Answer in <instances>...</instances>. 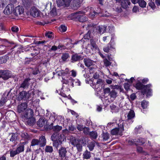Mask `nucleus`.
Masks as SVG:
<instances>
[{"label":"nucleus","mask_w":160,"mask_h":160,"mask_svg":"<svg viewBox=\"0 0 160 160\" xmlns=\"http://www.w3.org/2000/svg\"><path fill=\"white\" fill-rule=\"evenodd\" d=\"M127 143L128 145H133L135 141H133V140L131 138H128L127 140Z\"/></svg>","instance_id":"nucleus-46"},{"label":"nucleus","mask_w":160,"mask_h":160,"mask_svg":"<svg viewBox=\"0 0 160 160\" xmlns=\"http://www.w3.org/2000/svg\"><path fill=\"white\" fill-rule=\"evenodd\" d=\"M108 59L105 58L103 60L104 65L107 67L110 66L111 64V62H110V61H111L110 57L108 56Z\"/></svg>","instance_id":"nucleus-30"},{"label":"nucleus","mask_w":160,"mask_h":160,"mask_svg":"<svg viewBox=\"0 0 160 160\" xmlns=\"http://www.w3.org/2000/svg\"><path fill=\"white\" fill-rule=\"evenodd\" d=\"M146 140L145 139L142 138H139L137 141V142L138 144L141 145L143 144L146 142Z\"/></svg>","instance_id":"nucleus-39"},{"label":"nucleus","mask_w":160,"mask_h":160,"mask_svg":"<svg viewBox=\"0 0 160 160\" xmlns=\"http://www.w3.org/2000/svg\"><path fill=\"white\" fill-rule=\"evenodd\" d=\"M59 156L63 160H68V157H67V151L66 148L61 146L58 151Z\"/></svg>","instance_id":"nucleus-3"},{"label":"nucleus","mask_w":160,"mask_h":160,"mask_svg":"<svg viewBox=\"0 0 160 160\" xmlns=\"http://www.w3.org/2000/svg\"><path fill=\"white\" fill-rule=\"evenodd\" d=\"M28 93L25 91H22L20 92L18 97V100L20 101L22 99L27 100L28 97H27Z\"/></svg>","instance_id":"nucleus-10"},{"label":"nucleus","mask_w":160,"mask_h":160,"mask_svg":"<svg viewBox=\"0 0 160 160\" xmlns=\"http://www.w3.org/2000/svg\"><path fill=\"white\" fill-rule=\"evenodd\" d=\"M62 128V126L59 125H56L54 126L53 128V131L55 132H58L60 131Z\"/></svg>","instance_id":"nucleus-42"},{"label":"nucleus","mask_w":160,"mask_h":160,"mask_svg":"<svg viewBox=\"0 0 160 160\" xmlns=\"http://www.w3.org/2000/svg\"><path fill=\"white\" fill-rule=\"evenodd\" d=\"M60 30L62 32H65L67 30V28L64 25H61L59 28Z\"/></svg>","instance_id":"nucleus-59"},{"label":"nucleus","mask_w":160,"mask_h":160,"mask_svg":"<svg viewBox=\"0 0 160 160\" xmlns=\"http://www.w3.org/2000/svg\"><path fill=\"white\" fill-rule=\"evenodd\" d=\"M46 120L45 118H40L37 123L38 126L40 127H42L45 125Z\"/></svg>","instance_id":"nucleus-24"},{"label":"nucleus","mask_w":160,"mask_h":160,"mask_svg":"<svg viewBox=\"0 0 160 160\" xmlns=\"http://www.w3.org/2000/svg\"><path fill=\"white\" fill-rule=\"evenodd\" d=\"M18 134L17 133H13L12 134L11 138L10 139V141L11 142H15L18 139Z\"/></svg>","instance_id":"nucleus-33"},{"label":"nucleus","mask_w":160,"mask_h":160,"mask_svg":"<svg viewBox=\"0 0 160 160\" xmlns=\"http://www.w3.org/2000/svg\"><path fill=\"white\" fill-rule=\"evenodd\" d=\"M24 12V9L22 6H18L14 9L13 14L15 16H18V15H21Z\"/></svg>","instance_id":"nucleus-9"},{"label":"nucleus","mask_w":160,"mask_h":160,"mask_svg":"<svg viewBox=\"0 0 160 160\" xmlns=\"http://www.w3.org/2000/svg\"><path fill=\"white\" fill-rule=\"evenodd\" d=\"M83 58L81 55L76 53L72 55L71 58V62H74L82 60Z\"/></svg>","instance_id":"nucleus-12"},{"label":"nucleus","mask_w":160,"mask_h":160,"mask_svg":"<svg viewBox=\"0 0 160 160\" xmlns=\"http://www.w3.org/2000/svg\"><path fill=\"white\" fill-rule=\"evenodd\" d=\"M59 134L58 132H55L51 136V139L52 141L57 140Z\"/></svg>","instance_id":"nucleus-35"},{"label":"nucleus","mask_w":160,"mask_h":160,"mask_svg":"<svg viewBox=\"0 0 160 160\" xmlns=\"http://www.w3.org/2000/svg\"><path fill=\"white\" fill-rule=\"evenodd\" d=\"M107 27L103 26H96L95 32L99 33H103L106 30Z\"/></svg>","instance_id":"nucleus-15"},{"label":"nucleus","mask_w":160,"mask_h":160,"mask_svg":"<svg viewBox=\"0 0 160 160\" xmlns=\"http://www.w3.org/2000/svg\"><path fill=\"white\" fill-rule=\"evenodd\" d=\"M14 6L12 4H8L5 8L3 12L6 15H9L13 13Z\"/></svg>","instance_id":"nucleus-6"},{"label":"nucleus","mask_w":160,"mask_h":160,"mask_svg":"<svg viewBox=\"0 0 160 160\" xmlns=\"http://www.w3.org/2000/svg\"><path fill=\"white\" fill-rule=\"evenodd\" d=\"M89 128L84 127V128L82 131H83V132L84 134L86 135H88L89 134L90 132H89Z\"/></svg>","instance_id":"nucleus-52"},{"label":"nucleus","mask_w":160,"mask_h":160,"mask_svg":"<svg viewBox=\"0 0 160 160\" xmlns=\"http://www.w3.org/2000/svg\"><path fill=\"white\" fill-rule=\"evenodd\" d=\"M70 142L71 144L74 146L79 142L78 139H77L76 138L73 137H71Z\"/></svg>","instance_id":"nucleus-25"},{"label":"nucleus","mask_w":160,"mask_h":160,"mask_svg":"<svg viewBox=\"0 0 160 160\" xmlns=\"http://www.w3.org/2000/svg\"><path fill=\"white\" fill-rule=\"evenodd\" d=\"M56 3L59 7L62 6L68 7L69 5L68 0H57Z\"/></svg>","instance_id":"nucleus-11"},{"label":"nucleus","mask_w":160,"mask_h":160,"mask_svg":"<svg viewBox=\"0 0 160 160\" xmlns=\"http://www.w3.org/2000/svg\"><path fill=\"white\" fill-rule=\"evenodd\" d=\"M117 93L115 90L113 89L110 92L109 95L110 96L111 98L115 99L117 97Z\"/></svg>","instance_id":"nucleus-34"},{"label":"nucleus","mask_w":160,"mask_h":160,"mask_svg":"<svg viewBox=\"0 0 160 160\" xmlns=\"http://www.w3.org/2000/svg\"><path fill=\"white\" fill-rule=\"evenodd\" d=\"M98 144V143L96 142L95 141H93L90 142L88 145V147L89 148V149L90 151H92L94 149V147L95 146V143Z\"/></svg>","instance_id":"nucleus-29"},{"label":"nucleus","mask_w":160,"mask_h":160,"mask_svg":"<svg viewBox=\"0 0 160 160\" xmlns=\"http://www.w3.org/2000/svg\"><path fill=\"white\" fill-rule=\"evenodd\" d=\"M8 57L6 56L0 57V64L6 62L8 60Z\"/></svg>","instance_id":"nucleus-40"},{"label":"nucleus","mask_w":160,"mask_h":160,"mask_svg":"<svg viewBox=\"0 0 160 160\" xmlns=\"http://www.w3.org/2000/svg\"><path fill=\"white\" fill-rule=\"evenodd\" d=\"M148 102L143 100L141 102V105L143 109L146 108L148 106Z\"/></svg>","instance_id":"nucleus-45"},{"label":"nucleus","mask_w":160,"mask_h":160,"mask_svg":"<svg viewBox=\"0 0 160 160\" xmlns=\"http://www.w3.org/2000/svg\"><path fill=\"white\" fill-rule=\"evenodd\" d=\"M78 152H81L82 151V145L79 143V142L75 146Z\"/></svg>","instance_id":"nucleus-50"},{"label":"nucleus","mask_w":160,"mask_h":160,"mask_svg":"<svg viewBox=\"0 0 160 160\" xmlns=\"http://www.w3.org/2000/svg\"><path fill=\"white\" fill-rule=\"evenodd\" d=\"M144 87H145V85H143L142 83L141 82L137 83L135 85V88L138 90L143 91Z\"/></svg>","instance_id":"nucleus-31"},{"label":"nucleus","mask_w":160,"mask_h":160,"mask_svg":"<svg viewBox=\"0 0 160 160\" xmlns=\"http://www.w3.org/2000/svg\"><path fill=\"white\" fill-rule=\"evenodd\" d=\"M39 144V140L36 139H33L31 142L32 146H34Z\"/></svg>","instance_id":"nucleus-44"},{"label":"nucleus","mask_w":160,"mask_h":160,"mask_svg":"<svg viewBox=\"0 0 160 160\" xmlns=\"http://www.w3.org/2000/svg\"><path fill=\"white\" fill-rule=\"evenodd\" d=\"M64 136L63 135L60 134L58 136V138L57 139V141H58L60 143H62V142L64 141Z\"/></svg>","instance_id":"nucleus-49"},{"label":"nucleus","mask_w":160,"mask_h":160,"mask_svg":"<svg viewBox=\"0 0 160 160\" xmlns=\"http://www.w3.org/2000/svg\"><path fill=\"white\" fill-rule=\"evenodd\" d=\"M89 135L91 138L94 139H96L98 136L97 132L94 131L90 132Z\"/></svg>","instance_id":"nucleus-38"},{"label":"nucleus","mask_w":160,"mask_h":160,"mask_svg":"<svg viewBox=\"0 0 160 160\" xmlns=\"http://www.w3.org/2000/svg\"><path fill=\"white\" fill-rule=\"evenodd\" d=\"M78 20L81 22H84L87 21L88 20V18L83 15H78L76 17Z\"/></svg>","instance_id":"nucleus-20"},{"label":"nucleus","mask_w":160,"mask_h":160,"mask_svg":"<svg viewBox=\"0 0 160 160\" xmlns=\"http://www.w3.org/2000/svg\"><path fill=\"white\" fill-rule=\"evenodd\" d=\"M115 43L114 40V38L112 37L111 38L110 42L106 46L103 48V50L104 51L106 52H111L112 49H113L115 51Z\"/></svg>","instance_id":"nucleus-1"},{"label":"nucleus","mask_w":160,"mask_h":160,"mask_svg":"<svg viewBox=\"0 0 160 160\" xmlns=\"http://www.w3.org/2000/svg\"><path fill=\"white\" fill-rule=\"evenodd\" d=\"M90 30H88L87 33L85 34L84 37L85 39H89V38H91V32Z\"/></svg>","instance_id":"nucleus-53"},{"label":"nucleus","mask_w":160,"mask_h":160,"mask_svg":"<svg viewBox=\"0 0 160 160\" xmlns=\"http://www.w3.org/2000/svg\"><path fill=\"white\" fill-rule=\"evenodd\" d=\"M138 3L139 6L142 8L145 7L147 4L146 2L144 0H139Z\"/></svg>","instance_id":"nucleus-36"},{"label":"nucleus","mask_w":160,"mask_h":160,"mask_svg":"<svg viewBox=\"0 0 160 160\" xmlns=\"http://www.w3.org/2000/svg\"><path fill=\"white\" fill-rule=\"evenodd\" d=\"M84 127L83 125H81L79 124H78L77 125V129L79 131H82L84 128Z\"/></svg>","instance_id":"nucleus-58"},{"label":"nucleus","mask_w":160,"mask_h":160,"mask_svg":"<svg viewBox=\"0 0 160 160\" xmlns=\"http://www.w3.org/2000/svg\"><path fill=\"white\" fill-rule=\"evenodd\" d=\"M53 151L52 147L49 146H46L45 148V151L47 152L52 153Z\"/></svg>","instance_id":"nucleus-41"},{"label":"nucleus","mask_w":160,"mask_h":160,"mask_svg":"<svg viewBox=\"0 0 160 160\" xmlns=\"http://www.w3.org/2000/svg\"><path fill=\"white\" fill-rule=\"evenodd\" d=\"M30 14L33 17H38L39 15V12L37 9L34 7L30 9Z\"/></svg>","instance_id":"nucleus-19"},{"label":"nucleus","mask_w":160,"mask_h":160,"mask_svg":"<svg viewBox=\"0 0 160 160\" xmlns=\"http://www.w3.org/2000/svg\"><path fill=\"white\" fill-rule=\"evenodd\" d=\"M45 36L50 39H52L54 37L53 33L52 32H48L45 34Z\"/></svg>","instance_id":"nucleus-43"},{"label":"nucleus","mask_w":160,"mask_h":160,"mask_svg":"<svg viewBox=\"0 0 160 160\" xmlns=\"http://www.w3.org/2000/svg\"><path fill=\"white\" fill-rule=\"evenodd\" d=\"M83 158L87 159H89L91 157V153L87 150H86L83 154Z\"/></svg>","instance_id":"nucleus-28"},{"label":"nucleus","mask_w":160,"mask_h":160,"mask_svg":"<svg viewBox=\"0 0 160 160\" xmlns=\"http://www.w3.org/2000/svg\"><path fill=\"white\" fill-rule=\"evenodd\" d=\"M130 84L128 83H125L123 84L124 88L126 91H128L130 89Z\"/></svg>","instance_id":"nucleus-61"},{"label":"nucleus","mask_w":160,"mask_h":160,"mask_svg":"<svg viewBox=\"0 0 160 160\" xmlns=\"http://www.w3.org/2000/svg\"><path fill=\"white\" fill-rule=\"evenodd\" d=\"M6 97H2L1 98V100H0V104L1 106H2L3 105L4 103L5 102H6Z\"/></svg>","instance_id":"nucleus-57"},{"label":"nucleus","mask_w":160,"mask_h":160,"mask_svg":"<svg viewBox=\"0 0 160 160\" xmlns=\"http://www.w3.org/2000/svg\"><path fill=\"white\" fill-rule=\"evenodd\" d=\"M148 4L149 6L153 10L156 7L154 3L152 1H151L149 2Z\"/></svg>","instance_id":"nucleus-56"},{"label":"nucleus","mask_w":160,"mask_h":160,"mask_svg":"<svg viewBox=\"0 0 160 160\" xmlns=\"http://www.w3.org/2000/svg\"><path fill=\"white\" fill-rule=\"evenodd\" d=\"M96 26L94 24L91 23H89L88 24L87 29L91 31H93V32L95 31V29Z\"/></svg>","instance_id":"nucleus-23"},{"label":"nucleus","mask_w":160,"mask_h":160,"mask_svg":"<svg viewBox=\"0 0 160 160\" xmlns=\"http://www.w3.org/2000/svg\"><path fill=\"white\" fill-rule=\"evenodd\" d=\"M27 120L26 122V124L29 126H33L35 122V118L32 117L27 118Z\"/></svg>","instance_id":"nucleus-21"},{"label":"nucleus","mask_w":160,"mask_h":160,"mask_svg":"<svg viewBox=\"0 0 160 160\" xmlns=\"http://www.w3.org/2000/svg\"><path fill=\"white\" fill-rule=\"evenodd\" d=\"M88 45L91 46V48L92 50H96L98 48V46L96 44L95 42L92 39L90 40V44Z\"/></svg>","instance_id":"nucleus-22"},{"label":"nucleus","mask_w":160,"mask_h":160,"mask_svg":"<svg viewBox=\"0 0 160 160\" xmlns=\"http://www.w3.org/2000/svg\"><path fill=\"white\" fill-rule=\"evenodd\" d=\"M101 135L103 141H107L109 138V134L107 132H103Z\"/></svg>","instance_id":"nucleus-32"},{"label":"nucleus","mask_w":160,"mask_h":160,"mask_svg":"<svg viewBox=\"0 0 160 160\" xmlns=\"http://www.w3.org/2000/svg\"><path fill=\"white\" fill-rule=\"evenodd\" d=\"M17 154H18V153L16 150L15 151H11L10 152V156L12 157H14Z\"/></svg>","instance_id":"nucleus-60"},{"label":"nucleus","mask_w":160,"mask_h":160,"mask_svg":"<svg viewBox=\"0 0 160 160\" xmlns=\"http://www.w3.org/2000/svg\"><path fill=\"white\" fill-rule=\"evenodd\" d=\"M53 123H51V124L48 126L46 125L44 126L45 128L47 130H52L53 131V128L54 126H53Z\"/></svg>","instance_id":"nucleus-47"},{"label":"nucleus","mask_w":160,"mask_h":160,"mask_svg":"<svg viewBox=\"0 0 160 160\" xmlns=\"http://www.w3.org/2000/svg\"><path fill=\"white\" fill-rule=\"evenodd\" d=\"M24 146L23 145L21 144L18 145V147L16 149V150L18 153L23 152L24 150Z\"/></svg>","instance_id":"nucleus-37"},{"label":"nucleus","mask_w":160,"mask_h":160,"mask_svg":"<svg viewBox=\"0 0 160 160\" xmlns=\"http://www.w3.org/2000/svg\"><path fill=\"white\" fill-rule=\"evenodd\" d=\"M39 52L36 48H34L33 51L31 53V55L32 56H35L38 54Z\"/></svg>","instance_id":"nucleus-51"},{"label":"nucleus","mask_w":160,"mask_h":160,"mask_svg":"<svg viewBox=\"0 0 160 160\" xmlns=\"http://www.w3.org/2000/svg\"><path fill=\"white\" fill-rule=\"evenodd\" d=\"M50 13L53 15H57L56 9L55 8H52L50 11Z\"/></svg>","instance_id":"nucleus-62"},{"label":"nucleus","mask_w":160,"mask_h":160,"mask_svg":"<svg viewBox=\"0 0 160 160\" xmlns=\"http://www.w3.org/2000/svg\"><path fill=\"white\" fill-rule=\"evenodd\" d=\"M33 112L32 109L29 108L27 109L25 111L24 117L25 118H28L32 117Z\"/></svg>","instance_id":"nucleus-14"},{"label":"nucleus","mask_w":160,"mask_h":160,"mask_svg":"<svg viewBox=\"0 0 160 160\" xmlns=\"http://www.w3.org/2000/svg\"><path fill=\"white\" fill-rule=\"evenodd\" d=\"M135 113L133 110H131L127 115V120L129 121L133 118L135 117Z\"/></svg>","instance_id":"nucleus-26"},{"label":"nucleus","mask_w":160,"mask_h":160,"mask_svg":"<svg viewBox=\"0 0 160 160\" xmlns=\"http://www.w3.org/2000/svg\"><path fill=\"white\" fill-rule=\"evenodd\" d=\"M27 104L26 102L22 103L18 107V111L19 113L23 112L27 108Z\"/></svg>","instance_id":"nucleus-13"},{"label":"nucleus","mask_w":160,"mask_h":160,"mask_svg":"<svg viewBox=\"0 0 160 160\" xmlns=\"http://www.w3.org/2000/svg\"><path fill=\"white\" fill-rule=\"evenodd\" d=\"M11 30L13 32H16L18 31V28L16 26H14L11 28Z\"/></svg>","instance_id":"nucleus-63"},{"label":"nucleus","mask_w":160,"mask_h":160,"mask_svg":"<svg viewBox=\"0 0 160 160\" xmlns=\"http://www.w3.org/2000/svg\"><path fill=\"white\" fill-rule=\"evenodd\" d=\"M69 57V54L68 53H63L62 57V58L63 61H66Z\"/></svg>","instance_id":"nucleus-48"},{"label":"nucleus","mask_w":160,"mask_h":160,"mask_svg":"<svg viewBox=\"0 0 160 160\" xmlns=\"http://www.w3.org/2000/svg\"><path fill=\"white\" fill-rule=\"evenodd\" d=\"M124 131L123 127V125L120 124V127L119 128H115L112 129L111 131V134L112 135H120L121 132Z\"/></svg>","instance_id":"nucleus-7"},{"label":"nucleus","mask_w":160,"mask_h":160,"mask_svg":"<svg viewBox=\"0 0 160 160\" xmlns=\"http://www.w3.org/2000/svg\"><path fill=\"white\" fill-rule=\"evenodd\" d=\"M31 80V79L29 78H27L24 79L20 84V88H22L23 89L28 88L30 85Z\"/></svg>","instance_id":"nucleus-4"},{"label":"nucleus","mask_w":160,"mask_h":160,"mask_svg":"<svg viewBox=\"0 0 160 160\" xmlns=\"http://www.w3.org/2000/svg\"><path fill=\"white\" fill-rule=\"evenodd\" d=\"M53 141V147H54L56 148H57L60 145V142L58 141L57 140L56 141Z\"/></svg>","instance_id":"nucleus-54"},{"label":"nucleus","mask_w":160,"mask_h":160,"mask_svg":"<svg viewBox=\"0 0 160 160\" xmlns=\"http://www.w3.org/2000/svg\"><path fill=\"white\" fill-rule=\"evenodd\" d=\"M151 87L152 85L151 84L145 85V87H144V88L142 92L143 94L144 95L147 93V96L151 95L152 91V90L151 88Z\"/></svg>","instance_id":"nucleus-8"},{"label":"nucleus","mask_w":160,"mask_h":160,"mask_svg":"<svg viewBox=\"0 0 160 160\" xmlns=\"http://www.w3.org/2000/svg\"><path fill=\"white\" fill-rule=\"evenodd\" d=\"M103 83V82L102 79H98L96 83H92V86L94 88L98 89L100 86L102 85Z\"/></svg>","instance_id":"nucleus-17"},{"label":"nucleus","mask_w":160,"mask_h":160,"mask_svg":"<svg viewBox=\"0 0 160 160\" xmlns=\"http://www.w3.org/2000/svg\"><path fill=\"white\" fill-rule=\"evenodd\" d=\"M0 73L1 74V78L4 80L8 79L12 75L11 71L8 70H0Z\"/></svg>","instance_id":"nucleus-5"},{"label":"nucleus","mask_w":160,"mask_h":160,"mask_svg":"<svg viewBox=\"0 0 160 160\" xmlns=\"http://www.w3.org/2000/svg\"><path fill=\"white\" fill-rule=\"evenodd\" d=\"M74 83H75V85L76 86L80 85L81 82L78 79H76L73 81Z\"/></svg>","instance_id":"nucleus-64"},{"label":"nucleus","mask_w":160,"mask_h":160,"mask_svg":"<svg viewBox=\"0 0 160 160\" xmlns=\"http://www.w3.org/2000/svg\"><path fill=\"white\" fill-rule=\"evenodd\" d=\"M38 140L40 147H44L46 145V139L44 136L42 135L41 136Z\"/></svg>","instance_id":"nucleus-18"},{"label":"nucleus","mask_w":160,"mask_h":160,"mask_svg":"<svg viewBox=\"0 0 160 160\" xmlns=\"http://www.w3.org/2000/svg\"><path fill=\"white\" fill-rule=\"evenodd\" d=\"M29 68L31 69L32 74L33 75H37L40 72L39 70V68L38 66H36L34 68L30 67Z\"/></svg>","instance_id":"nucleus-27"},{"label":"nucleus","mask_w":160,"mask_h":160,"mask_svg":"<svg viewBox=\"0 0 160 160\" xmlns=\"http://www.w3.org/2000/svg\"><path fill=\"white\" fill-rule=\"evenodd\" d=\"M13 45L12 43L9 42H6L5 45H0V52L3 53H5L7 51L11 50L15 48L14 46H12Z\"/></svg>","instance_id":"nucleus-2"},{"label":"nucleus","mask_w":160,"mask_h":160,"mask_svg":"<svg viewBox=\"0 0 160 160\" xmlns=\"http://www.w3.org/2000/svg\"><path fill=\"white\" fill-rule=\"evenodd\" d=\"M83 62L85 65L88 67H89L92 65L93 64V61L88 58H85L83 59Z\"/></svg>","instance_id":"nucleus-16"},{"label":"nucleus","mask_w":160,"mask_h":160,"mask_svg":"<svg viewBox=\"0 0 160 160\" xmlns=\"http://www.w3.org/2000/svg\"><path fill=\"white\" fill-rule=\"evenodd\" d=\"M21 136L22 138L26 139H28L29 138V136L28 133L25 132L22 133Z\"/></svg>","instance_id":"nucleus-55"}]
</instances>
